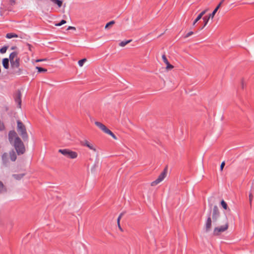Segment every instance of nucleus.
Returning a JSON list of instances; mask_svg holds the SVG:
<instances>
[{"instance_id": "30", "label": "nucleus", "mask_w": 254, "mask_h": 254, "mask_svg": "<svg viewBox=\"0 0 254 254\" xmlns=\"http://www.w3.org/2000/svg\"><path fill=\"white\" fill-rule=\"evenodd\" d=\"M66 23V21L65 20L63 19L59 23L55 24V26H61L62 25H63V24H65Z\"/></svg>"}, {"instance_id": "28", "label": "nucleus", "mask_w": 254, "mask_h": 254, "mask_svg": "<svg viewBox=\"0 0 254 254\" xmlns=\"http://www.w3.org/2000/svg\"><path fill=\"white\" fill-rule=\"evenodd\" d=\"M36 68L38 70V72L39 73L45 72L47 71V69L39 66H36Z\"/></svg>"}, {"instance_id": "42", "label": "nucleus", "mask_w": 254, "mask_h": 254, "mask_svg": "<svg viewBox=\"0 0 254 254\" xmlns=\"http://www.w3.org/2000/svg\"><path fill=\"white\" fill-rule=\"evenodd\" d=\"M253 196L252 194L251 193H250V194H249V200H250V203H251V202H252V199H253Z\"/></svg>"}, {"instance_id": "38", "label": "nucleus", "mask_w": 254, "mask_h": 254, "mask_svg": "<svg viewBox=\"0 0 254 254\" xmlns=\"http://www.w3.org/2000/svg\"><path fill=\"white\" fill-rule=\"evenodd\" d=\"M15 4V0H9V4L11 5H13Z\"/></svg>"}, {"instance_id": "46", "label": "nucleus", "mask_w": 254, "mask_h": 254, "mask_svg": "<svg viewBox=\"0 0 254 254\" xmlns=\"http://www.w3.org/2000/svg\"><path fill=\"white\" fill-rule=\"evenodd\" d=\"M225 0H222L221 2H222V3Z\"/></svg>"}, {"instance_id": "41", "label": "nucleus", "mask_w": 254, "mask_h": 254, "mask_svg": "<svg viewBox=\"0 0 254 254\" xmlns=\"http://www.w3.org/2000/svg\"><path fill=\"white\" fill-rule=\"evenodd\" d=\"M75 28L73 26H68L67 28V30H75Z\"/></svg>"}, {"instance_id": "4", "label": "nucleus", "mask_w": 254, "mask_h": 254, "mask_svg": "<svg viewBox=\"0 0 254 254\" xmlns=\"http://www.w3.org/2000/svg\"><path fill=\"white\" fill-rule=\"evenodd\" d=\"M224 225L216 227L213 230V235L215 236H218L220 233L225 232L228 228V219L226 216H225L223 218Z\"/></svg>"}, {"instance_id": "17", "label": "nucleus", "mask_w": 254, "mask_h": 254, "mask_svg": "<svg viewBox=\"0 0 254 254\" xmlns=\"http://www.w3.org/2000/svg\"><path fill=\"white\" fill-rule=\"evenodd\" d=\"M9 59L8 58H4L2 59V64L3 67L7 69L9 68Z\"/></svg>"}, {"instance_id": "6", "label": "nucleus", "mask_w": 254, "mask_h": 254, "mask_svg": "<svg viewBox=\"0 0 254 254\" xmlns=\"http://www.w3.org/2000/svg\"><path fill=\"white\" fill-rule=\"evenodd\" d=\"M59 152L62 153L65 157L70 159H75L77 157V153L68 149H60Z\"/></svg>"}, {"instance_id": "10", "label": "nucleus", "mask_w": 254, "mask_h": 254, "mask_svg": "<svg viewBox=\"0 0 254 254\" xmlns=\"http://www.w3.org/2000/svg\"><path fill=\"white\" fill-rule=\"evenodd\" d=\"M21 93L19 90H18L13 95L15 102L17 103V107L19 108L21 107Z\"/></svg>"}, {"instance_id": "12", "label": "nucleus", "mask_w": 254, "mask_h": 254, "mask_svg": "<svg viewBox=\"0 0 254 254\" xmlns=\"http://www.w3.org/2000/svg\"><path fill=\"white\" fill-rule=\"evenodd\" d=\"M81 144L83 146H86L88 147L90 149L93 150L94 151H96V149L93 146V144L90 143L87 140H83L80 141Z\"/></svg>"}, {"instance_id": "22", "label": "nucleus", "mask_w": 254, "mask_h": 254, "mask_svg": "<svg viewBox=\"0 0 254 254\" xmlns=\"http://www.w3.org/2000/svg\"><path fill=\"white\" fill-rule=\"evenodd\" d=\"M55 4H57L59 7H61L62 5L63 1L62 0H50Z\"/></svg>"}, {"instance_id": "7", "label": "nucleus", "mask_w": 254, "mask_h": 254, "mask_svg": "<svg viewBox=\"0 0 254 254\" xmlns=\"http://www.w3.org/2000/svg\"><path fill=\"white\" fill-rule=\"evenodd\" d=\"M212 212V219L214 223H218L219 220L220 218V213L218 207L217 205H214L213 209H211Z\"/></svg>"}, {"instance_id": "29", "label": "nucleus", "mask_w": 254, "mask_h": 254, "mask_svg": "<svg viewBox=\"0 0 254 254\" xmlns=\"http://www.w3.org/2000/svg\"><path fill=\"white\" fill-rule=\"evenodd\" d=\"M202 17L200 16V15L198 14L197 17L194 19L192 23V26H194L196 22L198 21Z\"/></svg>"}, {"instance_id": "32", "label": "nucleus", "mask_w": 254, "mask_h": 254, "mask_svg": "<svg viewBox=\"0 0 254 254\" xmlns=\"http://www.w3.org/2000/svg\"><path fill=\"white\" fill-rule=\"evenodd\" d=\"M86 61V59H82L78 61V64L80 66H82L85 62Z\"/></svg>"}, {"instance_id": "40", "label": "nucleus", "mask_w": 254, "mask_h": 254, "mask_svg": "<svg viewBox=\"0 0 254 254\" xmlns=\"http://www.w3.org/2000/svg\"><path fill=\"white\" fill-rule=\"evenodd\" d=\"M47 61V59H38L36 60V62H40L43 61Z\"/></svg>"}, {"instance_id": "23", "label": "nucleus", "mask_w": 254, "mask_h": 254, "mask_svg": "<svg viewBox=\"0 0 254 254\" xmlns=\"http://www.w3.org/2000/svg\"><path fill=\"white\" fill-rule=\"evenodd\" d=\"M104 132L110 135L114 139H117L116 136L108 128H107V129L105 130V131Z\"/></svg>"}, {"instance_id": "26", "label": "nucleus", "mask_w": 254, "mask_h": 254, "mask_svg": "<svg viewBox=\"0 0 254 254\" xmlns=\"http://www.w3.org/2000/svg\"><path fill=\"white\" fill-rule=\"evenodd\" d=\"M220 204H221V205L222 206V207L225 210H227L228 209L227 204L223 199L221 201Z\"/></svg>"}, {"instance_id": "39", "label": "nucleus", "mask_w": 254, "mask_h": 254, "mask_svg": "<svg viewBox=\"0 0 254 254\" xmlns=\"http://www.w3.org/2000/svg\"><path fill=\"white\" fill-rule=\"evenodd\" d=\"M207 11V9L204 10L202 11H201L199 15H200V16L202 17L203 15L206 13Z\"/></svg>"}, {"instance_id": "37", "label": "nucleus", "mask_w": 254, "mask_h": 254, "mask_svg": "<svg viewBox=\"0 0 254 254\" xmlns=\"http://www.w3.org/2000/svg\"><path fill=\"white\" fill-rule=\"evenodd\" d=\"M225 161H223L222 163H221V164L220 165V170L221 171H222L223 169V168L225 166Z\"/></svg>"}, {"instance_id": "24", "label": "nucleus", "mask_w": 254, "mask_h": 254, "mask_svg": "<svg viewBox=\"0 0 254 254\" xmlns=\"http://www.w3.org/2000/svg\"><path fill=\"white\" fill-rule=\"evenodd\" d=\"M5 191H6V189L4 187L2 182L0 181V194Z\"/></svg>"}, {"instance_id": "25", "label": "nucleus", "mask_w": 254, "mask_h": 254, "mask_svg": "<svg viewBox=\"0 0 254 254\" xmlns=\"http://www.w3.org/2000/svg\"><path fill=\"white\" fill-rule=\"evenodd\" d=\"M132 40H128L126 41H123L119 43V46L121 47H124L128 43H130Z\"/></svg>"}, {"instance_id": "15", "label": "nucleus", "mask_w": 254, "mask_h": 254, "mask_svg": "<svg viewBox=\"0 0 254 254\" xmlns=\"http://www.w3.org/2000/svg\"><path fill=\"white\" fill-rule=\"evenodd\" d=\"M210 19V18H208V16L207 15L203 17L202 20L203 21V25L202 26L200 27L198 30H201L203 29L206 26Z\"/></svg>"}, {"instance_id": "43", "label": "nucleus", "mask_w": 254, "mask_h": 254, "mask_svg": "<svg viewBox=\"0 0 254 254\" xmlns=\"http://www.w3.org/2000/svg\"><path fill=\"white\" fill-rule=\"evenodd\" d=\"M118 223V227L119 228V229L121 231H123V229L122 228L121 225H120V222H117Z\"/></svg>"}, {"instance_id": "31", "label": "nucleus", "mask_w": 254, "mask_h": 254, "mask_svg": "<svg viewBox=\"0 0 254 254\" xmlns=\"http://www.w3.org/2000/svg\"><path fill=\"white\" fill-rule=\"evenodd\" d=\"M5 129L4 123L0 120V131H3Z\"/></svg>"}, {"instance_id": "19", "label": "nucleus", "mask_w": 254, "mask_h": 254, "mask_svg": "<svg viewBox=\"0 0 254 254\" xmlns=\"http://www.w3.org/2000/svg\"><path fill=\"white\" fill-rule=\"evenodd\" d=\"M17 53L16 52H13L11 53L9 55V58H8L9 61L10 62H11L14 61L15 60L14 59L15 57L17 58Z\"/></svg>"}, {"instance_id": "18", "label": "nucleus", "mask_w": 254, "mask_h": 254, "mask_svg": "<svg viewBox=\"0 0 254 254\" xmlns=\"http://www.w3.org/2000/svg\"><path fill=\"white\" fill-rule=\"evenodd\" d=\"M95 124L104 132H105L107 128L104 125L100 122H95Z\"/></svg>"}, {"instance_id": "47", "label": "nucleus", "mask_w": 254, "mask_h": 254, "mask_svg": "<svg viewBox=\"0 0 254 254\" xmlns=\"http://www.w3.org/2000/svg\"><path fill=\"white\" fill-rule=\"evenodd\" d=\"M37 252H37V251H34V253H37Z\"/></svg>"}, {"instance_id": "5", "label": "nucleus", "mask_w": 254, "mask_h": 254, "mask_svg": "<svg viewBox=\"0 0 254 254\" xmlns=\"http://www.w3.org/2000/svg\"><path fill=\"white\" fill-rule=\"evenodd\" d=\"M209 210L207 214V217L205 221L204 229L205 232H208L211 230L212 225V219L211 218V208L212 207V204H210L209 205Z\"/></svg>"}, {"instance_id": "1", "label": "nucleus", "mask_w": 254, "mask_h": 254, "mask_svg": "<svg viewBox=\"0 0 254 254\" xmlns=\"http://www.w3.org/2000/svg\"><path fill=\"white\" fill-rule=\"evenodd\" d=\"M8 137L10 143L14 147L17 155L23 154L26 151L25 145L16 131L14 130H10Z\"/></svg>"}, {"instance_id": "3", "label": "nucleus", "mask_w": 254, "mask_h": 254, "mask_svg": "<svg viewBox=\"0 0 254 254\" xmlns=\"http://www.w3.org/2000/svg\"><path fill=\"white\" fill-rule=\"evenodd\" d=\"M10 67L12 69L11 73L13 74L19 75L22 73V69H21L20 66V58L17 57L15 60L12 62H10Z\"/></svg>"}, {"instance_id": "45", "label": "nucleus", "mask_w": 254, "mask_h": 254, "mask_svg": "<svg viewBox=\"0 0 254 254\" xmlns=\"http://www.w3.org/2000/svg\"><path fill=\"white\" fill-rule=\"evenodd\" d=\"M242 88H244V83L243 82L242 83Z\"/></svg>"}, {"instance_id": "33", "label": "nucleus", "mask_w": 254, "mask_h": 254, "mask_svg": "<svg viewBox=\"0 0 254 254\" xmlns=\"http://www.w3.org/2000/svg\"><path fill=\"white\" fill-rule=\"evenodd\" d=\"M115 23V21L112 20L110 21L109 22L107 23L105 26V28H108V27L110 26L111 25H113Z\"/></svg>"}, {"instance_id": "27", "label": "nucleus", "mask_w": 254, "mask_h": 254, "mask_svg": "<svg viewBox=\"0 0 254 254\" xmlns=\"http://www.w3.org/2000/svg\"><path fill=\"white\" fill-rule=\"evenodd\" d=\"M8 48V46H4L1 48L0 49V53L1 54H4L6 53L7 49Z\"/></svg>"}, {"instance_id": "44", "label": "nucleus", "mask_w": 254, "mask_h": 254, "mask_svg": "<svg viewBox=\"0 0 254 254\" xmlns=\"http://www.w3.org/2000/svg\"><path fill=\"white\" fill-rule=\"evenodd\" d=\"M16 48V47L13 46L11 47V50H15Z\"/></svg>"}, {"instance_id": "16", "label": "nucleus", "mask_w": 254, "mask_h": 254, "mask_svg": "<svg viewBox=\"0 0 254 254\" xmlns=\"http://www.w3.org/2000/svg\"><path fill=\"white\" fill-rule=\"evenodd\" d=\"M9 156L10 157L11 161L13 162L16 161L17 159V156L16 152L13 150H11V151H9Z\"/></svg>"}, {"instance_id": "35", "label": "nucleus", "mask_w": 254, "mask_h": 254, "mask_svg": "<svg viewBox=\"0 0 254 254\" xmlns=\"http://www.w3.org/2000/svg\"><path fill=\"white\" fill-rule=\"evenodd\" d=\"M125 212H123L120 214V215L119 216V217L117 219V222H119L120 221V220H121L122 217L125 214Z\"/></svg>"}, {"instance_id": "34", "label": "nucleus", "mask_w": 254, "mask_h": 254, "mask_svg": "<svg viewBox=\"0 0 254 254\" xmlns=\"http://www.w3.org/2000/svg\"><path fill=\"white\" fill-rule=\"evenodd\" d=\"M193 34V32L192 31H190L184 36V38H187L189 37L191 35H192Z\"/></svg>"}, {"instance_id": "36", "label": "nucleus", "mask_w": 254, "mask_h": 254, "mask_svg": "<svg viewBox=\"0 0 254 254\" xmlns=\"http://www.w3.org/2000/svg\"><path fill=\"white\" fill-rule=\"evenodd\" d=\"M26 45L28 48L29 50L30 51H32L33 46L29 43H27Z\"/></svg>"}, {"instance_id": "8", "label": "nucleus", "mask_w": 254, "mask_h": 254, "mask_svg": "<svg viewBox=\"0 0 254 254\" xmlns=\"http://www.w3.org/2000/svg\"><path fill=\"white\" fill-rule=\"evenodd\" d=\"M167 170H168L167 166H166L164 168L163 171L158 177L157 179L156 180L153 181L151 183V186H155L156 185H157V184L160 183L161 182H162L164 179V178L166 177V176L167 175Z\"/></svg>"}, {"instance_id": "11", "label": "nucleus", "mask_w": 254, "mask_h": 254, "mask_svg": "<svg viewBox=\"0 0 254 254\" xmlns=\"http://www.w3.org/2000/svg\"><path fill=\"white\" fill-rule=\"evenodd\" d=\"M1 161L4 166L7 167L9 165V155L7 153L4 152L2 154Z\"/></svg>"}, {"instance_id": "14", "label": "nucleus", "mask_w": 254, "mask_h": 254, "mask_svg": "<svg viewBox=\"0 0 254 254\" xmlns=\"http://www.w3.org/2000/svg\"><path fill=\"white\" fill-rule=\"evenodd\" d=\"M221 4H222V2H220L218 4V5L215 7V8L213 10L212 12L211 13L209 14V15H207L208 16V18H211V19H213V18L215 14H216V13L217 12V10H218V9L220 7Z\"/></svg>"}, {"instance_id": "13", "label": "nucleus", "mask_w": 254, "mask_h": 254, "mask_svg": "<svg viewBox=\"0 0 254 254\" xmlns=\"http://www.w3.org/2000/svg\"><path fill=\"white\" fill-rule=\"evenodd\" d=\"M162 59H163V62L166 64V68L167 69H172L174 66L173 65H172V64H171L169 62H168L166 57L165 56V55H163L162 56Z\"/></svg>"}, {"instance_id": "20", "label": "nucleus", "mask_w": 254, "mask_h": 254, "mask_svg": "<svg viewBox=\"0 0 254 254\" xmlns=\"http://www.w3.org/2000/svg\"><path fill=\"white\" fill-rule=\"evenodd\" d=\"M25 174H13L12 177L17 180H21L24 176Z\"/></svg>"}, {"instance_id": "2", "label": "nucleus", "mask_w": 254, "mask_h": 254, "mask_svg": "<svg viewBox=\"0 0 254 254\" xmlns=\"http://www.w3.org/2000/svg\"><path fill=\"white\" fill-rule=\"evenodd\" d=\"M17 130L19 134L22 137L24 141H28V135L26 131V127L20 120L17 121Z\"/></svg>"}, {"instance_id": "21", "label": "nucleus", "mask_w": 254, "mask_h": 254, "mask_svg": "<svg viewBox=\"0 0 254 254\" xmlns=\"http://www.w3.org/2000/svg\"><path fill=\"white\" fill-rule=\"evenodd\" d=\"M18 36L14 33H8L6 34L5 37L7 39L17 38Z\"/></svg>"}, {"instance_id": "9", "label": "nucleus", "mask_w": 254, "mask_h": 254, "mask_svg": "<svg viewBox=\"0 0 254 254\" xmlns=\"http://www.w3.org/2000/svg\"><path fill=\"white\" fill-rule=\"evenodd\" d=\"M167 170H168L167 166H166L164 168L163 171L158 177L157 179L156 180L153 181L151 183V186H155L156 185H157V184L160 183L161 182H162L164 179V178L166 177V176L167 175Z\"/></svg>"}]
</instances>
